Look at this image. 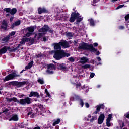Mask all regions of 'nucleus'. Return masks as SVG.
<instances>
[{
  "label": "nucleus",
  "instance_id": "obj_1",
  "mask_svg": "<svg viewBox=\"0 0 129 129\" xmlns=\"http://www.w3.org/2000/svg\"><path fill=\"white\" fill-rule=\"evenodd\" d=\"M6 100L8 102H12V101L17 102L19 105H23V106H25V105H30L32 103V99L29 97H25L24 99H21L19 100L15 97L10 98H6Z\"/></svg>",
  "mask_w": 129,
  "mask_h": 129
},
{
  "label": "nucleus",
  "instance_id": "obj_2",
  "mask_svg": "<svg viewBox=\"0 0 129 129\" xmlns=\"http://www.w3.org/2000/svg\"><path fill=\"white\" fill-rule=\"evenodd\" d=\"M53 52V58L58 61L61 60V59H63V58L70 57L71 56L70 53H67L63 50H54Z\"/></svg>",
  "mask_w": 129,
  "mask_h": 129
},
{
  "label": "nucleus",
  "instance_id": "obj_3",
  "mask_svg": "<svg viewBox=\"0 0 129 129\" xmlns=\"http://www.w3.org/2000/svg\"><path fill=\"white\" fill-rule=\"evenodd\" d=\"M78 50H87L92 53H94L97 51V49L94 48L92 44H88L85 42L80 43L78 47Z\"/></svg>",
  "mask_w": 129,
  "mask_h": 129
},
{
  "label": "nucleus",
  "instance_id": "obj_4",
  "mask_svg": "<svg viewBox=\"0 0 129 129\" xmlns=\"http://www.w3.org/2000/svg\"><path fill=\"white\" fill-rule=\"evenodd\" d=\"M29 84V82L28 81H23V82H18L16 81H13L10 82L9 83V85H12L13 86H16L17 88H20V87H22V86H24V85H27Z\"/></svg>",
  "mask_w": 129,
  "mask_h": 129
},
{
  "label": "nucleus",
  "instance_id": "obj_5",
  "mask_svg": "<svg viewBox=\"0 0 129 129\" xmlns=\"http://www.w3.org/2000/svg\"><path fill=\"white\" fill-rule=\"evenodd\" d=\"M15 77H20V75L17 74L16 72L9 74L8 75L5 77L4 79H3V81L6 82V81L13 80V79H15Z\"/></svg>",
  "mask_w": 129,
  "mask_h": 129
},
{
  "label": "nucleus",
  "instance_id": "obj_6",
  "mask_svg": "<svg viewBox=\"0 0 129 129\" xmlns=\"http://www.w3.org/2000/svg\"><path fill=\"white\" fill-rule=\"evenodd\" d=\"M38 32L39 33H47V32L50 33V34H53V30L50 29L49 25L45 24L43 27L41 28Z\"/></svg>",
  "mask_w": 129,
  "mask_h": 129
},
{
  "label": "nucleus",
  "instance_id": "obj_7",
  "mask_svg": "<svg viewBox=\"0 0 129 129\" xmlns=\"http://www.w3.org/2000/svg\"><path fill=\"white\" fill-rule=\"evenodd\" d=\"M79 16H80V14H79V13H76V12H73L71 15L70 22L71 23H74V22H75V20H76Z\"/></svg>",
  "mask_w": 129,
  "mask_h": 129
},
{
  "label": "nucleus",
  "instance_id": "obj_8",
  "mask_svg": "<svg viewBox=\"0 0 129 129\" xmlns=\"http://www.w3.org/2000/svg\"><path fill=\"white\" fill-rule=\"evenodd\" d=\"M25 40H24V38H23L20 42V44H18V46H17L16 48H13L12 49L10 50V52H16V51L19 50V48H20V47H21V46H22V45H25Z\"/></svg>",
  "mask_w": 129,
  "mask_h": 129
},
{
  "label": "nucleus",
  "instance_id": "obj_9",
  "mask_svg": "<svg viewBox=\"0 0 129 129\" xmlns=\"http://www.w3.org/2000/svg\"><path fill=\"white\" fill-rule=\"evenodd\" d=\"M58 69L61 70L63 72L67 71V67H66V64L65 63H58L57 64Z\"/></svg>",
  "mask_w": 129,
  "mask_h": 129
},
{
  "label": "nucleus",
  "instance_id": "obj_10",
  "mask_svg": "<svg viewBox=\"0 0 129 129\" xmlns=\"http://www.w3.org/2000/svg\"><path fill=\"white\" fill-rule=\"evenodd\" d=\"M105 118V116L104 115V114H100L98 119V124H102V123H103V121H104Z\"/></svg>",
  "mask_w": 129,
  "mask_h": 129
},
{
  "label": "nucleus",
  "instance_id": "obj_11",
  "mask_svg": "<svg viewBox=\"0 0 129 129\" xmlns=\"http://www.w3.org/2000/svg\"><path fill=\"white\" fill-rule=\"evenodd\" d=\"M29 97H36V98H40V94L37 92L31 91L30 92Z\"/></svg>",
  "mask_w": 129,
  "mask_h": 129
},
{
  "label": "nucleus",
  "instance_id": "obj_12",
  "mask_svg": "<svg viewBox=\"0 0 129 129\" xmlns=\"http://www.w3.org/2000/svg\"><path fill=\"white\" fill-rule=\"evenodd\" d=\"M96 107V110L94 112L93 114H97L100 111V109H104V105L103 104L98 105Z\"/></svg>",
  "mask_w": 129,
  "mask_h": 129
},
{
  "label": "nucleus",
  "instance_id": "obj_13",
  "mask_svg": "<svg viewBox=\"0 0 129 129\" xmlns=\"http://www.w3.org/2000/svg\"><path fill=\"white\" fill-rule=\"evenodd\" d=\"M53 45H54V49L55 51L62 50V47H61V45L60 42L59 43H54Z\"/></svg>",
  "mask_w": 129,
  "mask_h": 129
},
{
  "label": "nucleus",
  "instance_id": "obj_14",
  "mask_svg": "<svg viewBox=\"0 0 129 129\" xmlns=\"http://www.w3.org/2000/svg\"><path fill=\"white\" fill-rule=\"evenodd\" d=\"M2 25H3L1 26V28L5 31H8V22H7V21L3 20L2 22Z\"/></svg>",
  "mask_w": 129,
  "mask_h": 129
},
{
  "label": "nucleus",
  "instance_id": "obj_15",
  "mask_svg": "<svg viewBox=\"0 0 129 129\" xmlns=\"http://www.w3.org/2000/svg\"><path fill=\"white\" fill-rule=\"evenodd\" d=\"M60 43L61 46L63 47V48H67L70 47V45L69 44V42H68V41H60Z\"/></svg>",
  "mask_w": 129,
  "mask_h": 129
},
{
  "label": "nucleus",
  "instance_id": "obj_16",
  "mask_svg": "<svg viewBox=\"0 0 129 129\" xmlns=\"http://www.w3.org/2000/svg\"><path fill=\"white\" fill-rule=\"evenodd\" d=\"M81 99L80 96H79L78 95L76 94H73L72 97L70 98V101H74L75 100H78L79 101Z\"/></svg>",
  "mask_w": 129,
  "mask_h": 129
},
{
  "label": "nucleus",
  "instance_id": "obj_17",
  "mask_svg": "<svg viewBox=\"0 0 129 129\" xmlns=\"http://www.w3.org/2000/svg\"><path fill=\"white\" fill-rule=\"evenodd\" d=\"M38 13L39 15H41V14H43V13H47V10L45 8H41L39 7L38 8Z\"/></svg>",
  "mask_w": 129,
  "mask_h": 129
},
{
  "label": "nucleus",
  "instance_id": "obj_18",
  "mask_svg": "<svg viewBox=\"0 0 129 129\" xmlns=\"http://www.w3.org/2000/svg\"><path fill=\"white\" fill-rule=\"evenodd\" d=\"M4 113L6 116L9 117L10 116V110L8 108H5L2 112H0V114Z\"/></svg>",
  "mask_w": 129,
  "mask_h": 129
},
{
  "label": "nucleus",
  "instance_id": "obj_19",
  "mask_svg": "<svg viewBox=\"0 0 129 129\" xmlns=\"http://www.w3.org/2000/svg\"><path fill=\"white\" fill-rule=\"evenodd\" d=\"M18 120H19L18 115H12V118L9 119V121H18Z\"/></svg>",
  "mask_w": 129,
  "mask_h": 129
},
{
  "label": "nucleus",
  "instance_id": "obj_20",
  "mask_svg": "<svg viewBox=\"0 0 129 129\" xmlns=\"http://www.w3.org/2000/svg\"><path fill=\"white\" fill-rule=\"evenodd\" d=\"M81 60L80 61L81 64H85V63H87L88 62V58L85 56H83V57L81 58Z\"/></svg>",
  "mask_w": 129,
  "mask_h": 129
},
{
  "label": "nucleus",
  "instance_id": "obj_21",
  "mask_svg": "<svg viewBox=\"0 0 129 129\" xmlns=\"http://www.w3.org/2000/svg\"><path fill=\"white\" fill-rule=\"evenodd\" d=\"M47 69H49L50 70H56V67H55V64L53 63H50L49 64H48L47 66Z\"/></svg>",
  "mask_w": 129,
  "mask_h": 129
},
{
  "label": "nucleus",
  "instance_id": "obj_22",
  "mask_svg": "<svg viewBox=\"0 0 129 129\" xmlns=\"http://www.w3.org/2000/svg\"><path fill=\"white\" fill-rule=\"evenodd\" d=\"M27 30H28V32L29 33H33L34 31H35V26H31L30 27H28L27 28Z\"/></svg>",
  "mask_w": 129,
  "mask_h": 129
},
{
  "label": "nucleus",
  "instance_id": "obj_23",
  "mask_svg": "<svg viewBox=\"0 0 129 129\" xmlns=\"http://www.w3.org/2000/svg\"><path fill=\"white\" fill-rule=\"evenodd\" d=\"M7 53V46H4L0 49V55Z\"/></svg>",
  "mask_w": 129,
  "mask_h": 129
},
{
  "label": "nucleus",
  "instance_id": "obj_24",
  "mask_svg": "<svg viewBox=\"0 0 129 129\" xmlns=\"http://www.w3.org/2000/svg\"><path fill=\"white\" fill-rule=\"evenodd\" d=\"M17 12H18L17 8H12V9H11L10 10V15H11V16H14L15 14L17 13Z\"/></svg>",
  "mask_w": 129,
  "mask_h": 129
},
{
  "label": "nucleus",
  "instance_id": "obj_25",
  "mask_svg": "<svg viewBox=\"0 0 129 129\" xmlns=\"http://www.w3.org/2000/svg\"><path fill=\"white\" fill-rule=\"evenodd\" d=\"M33 64H34V61H31L30 62L27 66L25 67V69L28 70V69H31L32 67H33Z\"/></svg>",
  "mask_w": 129,
  "mask_h": 129
},
{
  "label": "nucleus",
  "instance_id": "obj_26",
  "mask_svg": "<svg viewBox=\"0 0 129 129\" xmlns=\"http://www.w3.org/2000/svg\"><path fill=\"white\" fill-rule=\"evenodd\" d=\"M9 40H10V36L9 35L4 37L2 39V42H4V43H7V42H9Z\"/></svg>",
  "mask_w": 129,
  "mask_h": 129
},
{
  "label": "nucleus",
  "instance_id": "obj_27",
  "mask_svg": "<svg viewBox=\"0 0 129 129\" xmlns=\"http://www.w3.org/2000/svg\"><path fill=\"white\" fill-rule=\"evenodd\" d=\"M40 97H42L43 101H44L46 102H47V101H48V100L49 99H45V98H44V94H43V93H40L39 95V98Z\"/></svg>",
  "mask_w": 129,
  "mask_h": 129
},
{
  "label": "nucleus",
  "instance_id": "obj_28",
  "mask_svg": "<svg viewBox=\"0 0 129 129\" xmlns=\"http://www.w3.org/2000/svg\"><path fill=\"white\" fill-rule=\"evenodd\" d=\"M46 34H47V33H43V32L39 33L38 35L37 36V40H40V39L41 38L42 36L43 35H46Z\"/></svg>",
  "mask_w": 129,
  "mask_h": 129
},
{
  "label": "nucleus",
  "instance_id": "obj_29",
  "mask_svg": "<svg viewBox=\"0 0 129 129\" xmlns=\"http://www.w3.org/2000/svg\"><path fill=\"white\" fill-rule=\"evenodd\" d=\"M90 22V25L92 27H94L95 26V23H94V20L93 19L91 18L89 20Z\"/></svg>",
  "mask_w": 129,
  "mask_h": 129
},
{
  "label": "nucleus",
  "instance_id": "obj_30",
  "mask_svg": "<svg viewBox=\"0 0 129 129\" xmlns=\"http://www.w3.org/2000/svg\"><path fill=\"white\" fill-rule=\"evenodd\" d=\"M60 123V118H58L55 120L52 124L53 126H55L56 124H59Z\"/></svg>",
  "mask_w": 129,
  "mask_h": 129
},
{
  "label": "nucleus",
  "instance_id": "obj_31",
  "mask_svg": "<svg viewBox=\"0 0 129 129\" xmlns=\"http://www.w3.org/2000/svg\"><path fill=\"white\" fill-rule=\"evenodd\" d=\"M111 121V120H106V126H108V127H110V126H111V123H110Z\"/></svg>",
  "mask_w": 129,
  "mask_h": 129
},
{
  "label": "nucleus",
  "instance_id": "obj_32",
  "mask_svg": "<svg viewBox=\"0 0 129 129\" xmlns=\"http://www.w3.org/2000/svg\"><path fill=\"white\" fill-rule=\"evenodd\" d=\"M79 104L81 105V107H83L84 105V102L82 99H81L79 101Z\"/></svg>",
  "mask_w": 129,
  "mask_h": 129
},
{
  "label": "nucleus",
  "instance_id": "obj_33",
  "mask_svg": "<svg viewBox=\"0 0 129 129\" xmlns=\"http://www.w3.org/2000/svg\"><path fill=\"white\" fill-rule=\"evenodd\" d=\"M34 42H35V39L34 38H32V37H29V43L31 45H33Z\"/></svg>",
  "mask_w": 129,
  "mask_h": 129
},
{
  "label": "nucleus",
  "instance_id": "obj_34",
  "mask_svg": "<svg viewBox=\"0 0 129 129\" xmlns=\"http://www.w3.org/2000/svg\"><path fill=\"white\" fill-rule=\"evenodd\" d=\"M11 8H4L3 9V11H4V12H6V13H11Z\"/></svg>",
  "mask_w": 129,
  "mask_h": 129
},
{
  "label": "nucleus",
  "instance_id": "obj_35",
  "mask_svg": "<svg viewBox=\"0 0 129 129\" xmlns=\"http://www.w3.org/2000/svg\"><path fill=\"white\" fill-rule=\"evenodd\" d=\"M83 69H87L88 68H90V64H85L82 66Z\"/></svg>",
  "mask_w": 129,
  "mask_h": 129
},
{
  "label": "nucleus",
  "instance_id": "obj_36",
  "mask_svg": "<svg viewBox=\"0 0 129 129\" xmlns=\"http://www.w3.org/2000/svg\"><path fill=\"white\" fill-rule=\"evenodd\" d=\"M46 73H47V74H54V71H50L49 69L46 70Z\"/></svg>",
  "mask_w": 129,
  "mask_h": 129
},
{
  "label": "nucleus",
  "instance_id": "obj_37",
  "mask_svg": "<svg viewBox=\"0 0 129 129\" xmlns=\"http://www.w3.org/2000/svg\"><path fill=\"white\" fill-rule=\"evenodd\" d=\"M82 21V18L79 17V16L76 19V23H80Z\"/></svg>",
  "mask_w": 129,
  "mask_h": 129
},
{
  "label": "nucleus",
  "instance_id": "obj_38",
  "mask_svg": "<svg viewBox=\"0 0 129 129\" xmlns=\"http://www.w3.org/2000/svg\"><path fill=\"white\" fill-rule=\"evenodd\" d=\"M37 82H38V83H40V84H44V80H43V79H39L37 80Z\"/></svg>",
  "mask_w": 129,
  "mask_h": 129
},
{
  "label": "nucleus",
  "instance_id": "obj_39",
  "mask_svg": "<svg viewBox=\"0 0 129 129\" xmlns=\"http://www.w3.org/2000/svg\"><path fill=\"white\" fill-rule=\"evenodd\" d=\"M45 92L46 94V97L48 96V97L51 98V95H50V93L48 92V89H45Z\"/></svg>",
  "mask_w": 129,
  "mask_h": 129
},
{
  "label": "nucleus",
  "instance_id": "obj_40",
  "mask_svg": "<svg viewBox=\"0 0 129 129\" xmlns=\"http://www.w3.org/2000/svg\"><path fill=\"white\" fill-rule=\"evenodd\" d=\"M119 125H120V128L121 129L123 128V127H124V126H125V124H124V122H122V123H120Z\"/></svg>",
  "mask_w": 129,
  "mask_h": 129
},
{
  "label": "nucleus",
  "instance_id": "obj_41",
  "mask_svg": "<svg viewBox=\"0 0 129 129\" xmlns=\"http://www.w3.org/2000/svg\"><path fill=\"white\" fill-rule=\"evenodd\" d=\"M69 61H70V62H72V63H73V62L75 61V59H74V58H73V57H69L68 58Z\"/></svg>",
  "mask_w": 129,
  "mask_h": 129
},
{
  "label": "nucleus",
  "instance_id": "obj_42",
  "mask_svg": "<svg viewBox=\"0 0 129 129\" xmlns=\"http://www.w3.org/2000/svg\"><path fill=\"white\" fill-rule=\"evenodd\" d=\"M112 118V114H110L108 115V117L107 118V120H111V119Z\"/></svg>",
  "mask_w": 129,
  "mask_h": 129
},
{
  "label": "nucleus",
  "instance_id": "obj_43",
  "mask_svg": "<svg viewBox=\"0 0 129 129\" xmlns=\"http://www.w3.org/2000/svg\"><path fill=\"white\" fill-rule=\"evenodd\" d=\"M67 36L68 38H71V37H73V35H72V33L68 32L67 33Z\"/></svg>",
  "mask_w": 129,
  "mask_h": 129
},
{
  "label": "nucleus",
  "instance_id": "obj_44",
  "mask_svg": "<svg viewBox=\"0 0 129 129\" xmlns=\"http://www.w3.org/2000/svg\"><path fill=\"white\" fill-rule=\"evenodd\" d=\"M16 34V31H12L10 33L8 34V36H9L10 38H11V36H15Z\"/></svg>",
  "mask_w": 129,
  "mask_h": 129
},
{
  "label": "nucleus",
  "instance_id": "obj_45",
  "mask_svg": "<svg viewBox=\"0 0 129 129\" xmlns=\"http://www.w3.org/2000/svg\"><path fill=\"white\" fill-rule=\"evenodd\" d=\"M14 24L15 26H19V25H21V20H18L17 21H16Z\"/></svg>",
  "mask_w": 129,
  "mask_h": 129
},
{
  "label": "nucleus",
  "instance_id": "obj_46",
  "mask_svg": "<svg viewBox=\"0 0 129 129\" xmlns=\"http://www.w3.org/2000/svg\"><path fill=\"white\" fill-rule=\"evenodd\" d=\"M23 40L25 43L28 42L30 41V38H23Z\"/></svg>",
  "mask_w": 129,
  "mask_h": 129
},
{
  "label": "nucleus",
  "instance_id": "obj_47",
  "mask_svg": "<svg viewBox=\"0 0 129 129\" xmlns=\"http://www.w3.org/2000/svg\"><path fill=\"white\" fill-rule=\"evenodd\" d=\"M124 7V4L119 5L116 8V10H118L119 9H121V8H123Z\"/></svg>",
  "mask_w": 129,
  "mask_h": 129
},
{
  "label": "nucleus",
  "instance_id": "obj_48",
  "mask_svg": "<svg viewBox=\"0 0 129 129\" xmlns=\"http://www.w3.org/2000/svg\"><path fill=\"white\" fill-rule=\"evenodd\" d=\"M36 58H41V57H43V55L41 54H38L36 55Z\"/></svg>",
  "mask_w": 129,
  "mask_h": 129
},
{
  "label": "nucleus",
  "instance_id": "obj_49",
  "mask_svg": "<svg viewBox=\"0 0 129 129\" xmlns=\"http://www.w3.org/2000/svg\"><path fill=\"white\" fill-rule=\"evenodd\" d=\"M125 21H128V20H129V14H127L125 16Z\"/></svg>",
  "mask_w": 129,
  "mask_h": 129
},
{
  "label": "nucleus",
  "instance_id": "obj_50",
  "mask_svg": "<svg viewBox=\"0 0 129 129\" xmlns=\"http://www.w3.org/2000/svg\"><path fill=\"white\" fill-rule=\"evenodd\" d=\"M124 116L125 117H126V118H128L129 119V113L127 112L126 114H125Z\"/></svg>",
  "mask_w": 129,
  "mask_h": 129
},
{
  "label": "nucleus",
  "instance_id": "obj_51",
  "mask_svg": "<svg viewBox=\"0 0 129 129\" xmlns=\"http://www.w3.org/2000/svg\"><path fill=\"white\" fill-rule=\"evenodd\" d=\"M95 75V74L94 73H91L90 74V77H91V78H93Z\"/></svg>",
  "mask_w": 129,
  "mask_h": 129
},
{
  "label": "nucleus",
  "instance_id": "obj_52",
  "mask_svg": "<svg viewBox=\"0 0 129 129\" xmlns=\"http://www.w3.org/2000/svg\"><path fill=\"white\" fill-rule=\"evenodd\" d=\"M95 120V116H92V118H91V120H90V122H92L93 121H94Z\"/></svg>",
  "mask_w": 129,
  "mask_h": 129
},
{
  "label": "nucleus",
  "instance_id": "obj_53",
  "mask_svg": "<svg viewBox=\"0 0 129 129\" xmlns=\"http://www.w3.org/2000/svg\"><path fill=\"white\" fill-rule=\"evenodd\" d=\"M38 107H39V108H43L44 106H43V105L40 104H38Z\"/></svg>",
  "mask_w": 129,
  "mask_h": 129
},
{
  "label": "nucleus",
  "instance_id": "obj_54",
  "mask_svg": "<svg viewBox=\"0 0 129 129\" xmlns=\"http://www.w3.org/2000/svg\"><path fill=\"white\" fill-rule=\"evenodd\" d=\"M76 86L77 88H78L79 87H80V86H81V84L80 83L76 84Z\"/></svg>",
  "mask_w": 129,
  "mask_h": 129
},
{
  "label": "nucleus",
  "instance_id": "obj_55",
  "mask_svg": "<svg viewBox=\"0 0 129 129\" xmlns=\"http://www.w3.org/2000/svg\"><path fill=\"white\" fill-rule=\"evenodd\" d=\"M31 35H32V33H31V32H28L26 34V37H30Z\"/></svg>",
  "mask_w": 129,
  "mask_h": 129
},
{
  "label": "nucleus",
  "instance_id": "obj_56",
  "mask_svg": "<svg viewBox=\"0 0 129 129\" xmlns=\"http://www.w3.org/2000/svg\"><path fill=\"white\" fill-rule=\"evenodd\" d=\"M15 26H16V25L15 24V23H13L11 26V27H10V29H14V28H15Z\"/></svg>",
  "mask_w": 129,
  "mask_h": 129
},
{
  "label": "nucleus",
  "instance_id": "obj_57",
  "mask_svg": "<svg viewBox=\"0 0 129 129\" xmlns=\"http://www.w3.org/2000/svg\"><path fill=\"white\" fill-rule=\"evenodd\" d=\"M32 111H33V110H31V111H29L27 113V115H31L33 113Z\"/></svg>",
  "mask_w": 129,
  "mask_h": 129
},
{
  "label": "nucleus",
  "instance_id": "obj_58",
  "mask_svg": "<svg viewBox=\"0 0 129 129\" xmlns=\"http://www.w3.org/2000/svg\"><path fill=\"white\" fill-rule=\"evenodd\" d=\"M43 42H47V36H44L43 38Z\"/></svg>",
  "mask_w": 129,
  "mask_h": 129
},
{
  "label": "nucleus",
  "instance_id": "obj_59",
  "mask_svg": "<svg viewBox=\"0 0 129 129\" xmlns=\"http://www.w3.org/2000/svg\"><path fill=\"white\" fill-rule=\"evenodd\" d=\"M119 30H123L124 29V26H119Z\"/></svg>",
  "mask_w": 129,
  "mask_h": 129
},
{
  "label": "nucleus",
  "instance_id": "obj_60",
  "mask_svg": "<svg viewBox=\"0 0 129 129\" xmlns=\"http://www.w3.org/2000/svg\"><path fill=\"white\" fill-rule=\"evenodd\" d=\"M85 105L87 108L89 107V104L88 103H85Z\"/></svg>",
  "mask_w": 129,
  "mask_h": 129
},
{
  "label": "nucleus",
  "instance_id": "obj_61",
  "mask_svg": "<svg viewBox=\"0 0 129 129\" xmlns=\"http://www.w3.org/2000/svg\"><path fill=\"white\" fill-rule=\"evenodd\" d=\"M94 52H96V55H97V56H98V55L100 54V52H99V51H97V49L96 51H94Z\"/></svg>",
  "mask_w": 129,
  "mask_h": 129
},
{
  "label": "nucleus",
  "instance_id": "obj_62",
  "mask_svg": "<svg viewBox=\"0 0 129 129\" xmlns=\"http://www.w3.org/2000/svg\"><path fill=\"white\" fill-rule=\"evenodd\" d=\"M30 117L31 118H34L35 117V113H32V114H31V116H30Z\"/></svg>",
  "mask_w": 129,
  "mask_h": 129
},
{
  "label": "nucleus",
  "instance_id": "obj_63",
  "mask_svg": "<svg viewBox=\"0 0 129 129\" xmlns=\"http://www.w3.org/2000/svg\"><path fill=\"white\" fill-rule=\"evenodd\" d=\"M93 46L94 47H97V46H98V43L95 42L93 43Z\"/></svg>",
  "mask_w": 129,
  "mask_h": 129
},
{
  "label": "nucleus",
  "instance_id": "obj_64",
  "mask_svg": "<svg viewBox=\"0 0 129 129\" xmlns=\"http://www.w3.org/2000/svg\"><path fill=\"white\" fill-rule=\"evenodd\" d=\"M14 16H12L10 18V22H13V20H14Z\"/></svg>",
  "mask_w": 129,
  "mask_h": 129
}]
</instances>
